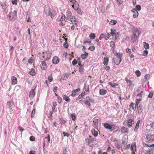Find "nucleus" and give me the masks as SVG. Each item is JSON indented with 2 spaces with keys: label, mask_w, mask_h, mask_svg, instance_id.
Instances as JSON below:
<instances>
[{
  "label": "nucleus",
  "mask_w": 154,
  "mask_h": 154,
  "mask_svg": "<svg viewBox=\"0 0 154 154\" xmlns=\"http://www.w3.org/2000/svg\"><path fill=\"white\" fill-rule=\"evenodd\" d=\"M29 74L32 76L35 75V70L33 69H31V71L29 72Z\"/></svg>",
  "instance_id": "32"
},
{
  "label": "nucleus",
  "mask_w": 154,
  "mask_h": 154,
  "mask_svg": "<svg viewBox=\"0 0 154 154\" xmlns=\"http://www.w3.org/2000/svg\"><path fill=\"white\" fill-rule=\"evenodd\" d=\"M133 35H134L138 36L139 37V35L141 33V31L140 29L136 27H134L132 29Z\"/></svg>",
  "instance_id": "5"
},
{
  "label": "nucleus",
  "mask_w": 154,
  "mask_h": 154,
  "mask_svg": "<svg viewBox=\"0 0 154 154\" xmlns=\"http://www.w3.org/2000/svg\"><path fill=\"white\" fill-rule=\"evenodd\" d=\"M95 49V48L93 46H91L88 48V49L91 51H94Z\"/></svg>",
  "instance_id": "52"
},
{
  "label": "nucleus",
  "mask_w": 154,
  "mask_h": 154,
  "mask_svg": "<svg viewBox=\"0 0 154 154\" xmlns=\"http://www.w3.org/2000/svg\"><path fill=\"white\" fill-rule=\"evenodd\" d=\"M129 107L133 110H135V109H136V108H137L135 104L133 102H132L130 103L129 105Z\"/></svg>",
  "instance_id": "19"
},
{
  "label": "nucleus",
  "mask_w": 154,
  "mask_h": 154,
  "mask_svg": "<svg viewBox=\"0 0 154 154\" xmlns=\"http://www.w3.org/2000/svg\"><path fill=\"white\" fill-rule=\"evenodd\" d=\"M141 6L139 5H137L136 7V10L139 11L141 10Z\"/></svg>",
  "instance_id": "47"
},
{
  "label": "nucleus",
  "mask_w": 154,
  "mask_h": 154,
  "mask_svg": "<svg viewBox=\"0 0 154 154\" xmlns=\"http://www.w3.org/2000/svg\"><path fill=\"white\" fill-rule=\"evenodd\" d=\"M85 92H82L81 94L80 95H79V97H78V99H79L82 98L83 97L84 95L85 94Z\"/></svg>",
  "instance_id": "38"
},
{
  "label": "nucleus",
  "mask_w": 154,
  "mask_h": 154,
  "mask_svg": "<svg viewBox=\"0 0 154 154\" xmlns=\"http://www.w3.org/2000/svg\"><path fill=\"white\" fill-rule=\"evenodd\" d=\"M35 94V93L34 90H32L30 92L29 97L30 98H33L34 97Z\"/></svg>",
  "instance_id": "24"
},
{
  "label": "nucleus",
  "mask_w": 154,
  "mask_h": 154,
  "mask_svg": "<svg viewBox=\"0 0 154 154\" xmlns=\"http://www.w3.org/2000/svg\"><path fill=\"white\" fill-rule=\"evenodd\" d=\"M60 59L57 56L54 57L52 60V62L54 64H57L59 62Z\"/></svg>",
  "instance_id": "12"
},
{
  "label": "nucleus",
  "mask_w": 154,
  "mask_h": 154,
  "mask_svg": "<svg viewBox=\"0 0 154 154\" xmlns=\"http://www.w3.org/2000/svg\"><path fill=\"white\" fill-rule=\"evenodd\" d=\"M109 61L108 58L107 57H104V58L103 64L104 65L106 66L108 64Z\"/></svg>",
  "instance_id": "27"
},
{
  "label": "nucleus",
  "mask_w": 154,
  "mask_h": 154,
  "mask_svg": "<svg viewBox=\"0 0 154 154\" xmlns=\"http://www.w3.org/2000/svg\"><path fill=\"white\" fill-rule=\"evenodd\" d=\"M42 66H43L44 67L42 68V69L43 70H45L46 69V63L45 61H42Z\"/></svg>",
  "instance_id": "31"
},
{
  "label": "nucleus",
  "mask_w": 154,
  "mask_h": 154,
  "mask_svg": "<svg viewBox=\"0 0 154 154\" xmlns=\"http://www.w3.org/2000/svg\"><path fill=\"white\" fill-rule=\"evenodd\" d=\"M66 18V17L64 15H63L61 17L60 19V21H63L65 20Z\"/></svg>",
  "instance_id": "64"
},
{
  "label": "nucleus",
  "mask_w": 154,
  "mask_h": 154,
  "mask_svg": "<svg viewBox=\"0 0 154 154\" xmlns=\"http://www.w3.org/2000/svg\"><path fill=\"white\" fill-rule=\"evenodd\" d=\"M115 44L114 42L111 41L110 42V46L112 47V48H114Z\"/></svg>",
  "instance_id": "42"
},
{
  "label": "nucleus",
  "mask_w": 154,
  "mask_h": 154,
  "mask_svg": "<svg viewBox=\"0 0 154 154\" xmlns=\"http://www.w3.org/2000/svg\"><path fill=\"white\" fill-rule=\"evenodd\" d=\"M151 150H150V149L149 150H145V154H152Z\"/></svg>",
  "instance_id": "48"
},
{
  "label": "nucleus",
  "mask_w": 154,
  "mask_h": 154,
  "mask_svg": "<svg viewBox=\"0 0 154 154\" xmlns=\"http://www.w3.org/2000/svg\"><path fill=\"white\" fill-rule=\"evenodd\" d=\"M91 132L93 135L95 137H97V136L98 134V132L96 131L94 129H92L91 130Z\"/></svg>",
  "instance_id": "26"
},
{
  "label": "nucleus",
  "mask_w": 154,
  "mask_h": 154,
  "mask_svg": "<svg viewBox=\"0 0 154 154\" xmlns=\"http://www.w3.org/2000/svg\"><path fill=\"white\" fill-rule=\"evenodd\" d=\"M70 2L73 4L72 5V7L75 10H76V8L79 7V5L77 2L75 0H70Z\"/></svg>",
  "instance_id": "9"
},
{
  "label": "nucleus",
  "mask_w": 154,
  "mask_h": 154,
  "mask_svg": "<svg viewBox=\"0 0 154 154\" xmlns=\"http://www.w3.org/2000/svg\"><path fill=\"white\" fill-rule=\"evenodd\" d=\"M7 106L8 108L11 109L14 107V103L12 101H9L7 102Z\"/></svg>",
  "instance_id": "10"
},
{
  "label": "nucleus",
  "mask_w": 154,
  "mask_h": 154,
  "mask_svg": "<svg viewBox=\"0 0 154 154\" xmlns=\"http://www.w3.org/2000/svg\"><path fill=\"white\" fill-rule=\"evenodd\" d=\"M109 84L112 87H114L118 85V84L117 83H115L112 84V83L110 82H109Z\"/></svg>",
  "instance_id": "43"
},
{
  "label": "nucleus",
  "mask_w": 154,
  "mask_h": 154,
  "mask_svg": "<svg viewBox=\"0 0 154 154\" xmlns=\"http://www.w3.org/2000/svg\"><path fill=\"white\" fill-rule=\"evenodd\" d=\"M89 37L91 39H93L95 38V36L94 34L91 33L90 34Z\"/></svg>",
  "instance_id": "40"
},
{
  "label": "nucleus",
  "mask_w": 154,
  "mask_h": 154,
  "mask_svg": "<svg viewBox=\"0 0 154 154\" xmlns=\"http://www.w3.org/2000/svg\"><path fill=\"white\" fill-rule=\"evenodd\" d=\"M114 63L116 65H119L121 61V59L115 58L114 59Z\"/></svg>",
  "instance_id": "18"
},
{
  "label": "nucleus",
  "mask_w": 154,
  "mask_h": 154,
  "mask_svg": "<svg viewBox=\"0 0 154 154\" xmlns=\"http://www.w3.org/2000/svg\"><path fill=\"white\" fill-rule=\"evenodd\" d=\"M35 109H33V110H32V113H31V118H32V117H33L34 116V114L35 113Z\"/></svg>",
  "instance_id": "54"
},
{
  "label": "nucleus",
  "mask_w": 154,
  "mask_h": 154,
  "mask_svg": "<svg viewBox=\"0 0 154 154\" xmlns=\"http://www.w3.org/2000/svg\"><path fill=\"white\" fill-rule=\"evenodd\" d=\"M127 83L130 87H132L133 85L132 82L131 80H129V81L127 82Z\"/></svg>",
  "instance_id": "34"
},
{
  "label": "nucleus",
  "mask_w": 154,
  "mask_h": 154,
  "mask_svg": "<svg viewBox=\"0 0 154 154\" xmlns=\"http://www.w3.org/2000/svg\"><path fill=\"white\" fill-rule=\"evenodd\" d=\"M1 6L2 7L4 11L5 10L6 8V6L5 4H2L1 5Z\"/></svg>",
  "instance_id": "55"
},
{
  "label": "nucleus",
  "mask_w": 154,
  "mask_h": 154,
  "mask_svg": "<svg viewBox=\"0 0 154 154\" xmlns=\"http://www.w3.org/2000/svg\"><path fill=\"white\" fill-rule=\"evenodd\" d=\"M100 94L102 95H104L107 93V91L105 89H100L99 90Z\"/></svg>",
  "instance_id": "20"
},
{
  "label": "nucleus",
  "mask_w": 154,
  "mask_h": 154,
  "mask_svg": "<svg viewBox=\"0 0 154 154\" xmlns=\"http://www.w3.org/2000/svg\"><path fill=\"white\" fill-rule=\"evenodd\" d=\"M137 110L138 113L140 114L143 111V109L142 108H137Z\"/></svg>",
  "instance_id": "53"
},
{
  "label": "nucleus",
  "mask_w": 154,
  "mask_h": 154,
  "mask_svg": "<svg viewBox=\"0 0 154 154\" xmlns=\"http://www.w3.org/2000/svg\"><path fill=\"white\" fill-rule=\"evenodd\" d=\"M12 3L14 5H17V0H12Z\"/></svg>",
  "instance_id": "57"
},
{
  "label": "nucleus",
  "mask_w": 154,
  "mask_h": 154,
  "mask_svg": "<svg viewBox=\"0 0 154 154\" xmlns=\"http://www.w3.org/2000/svg\"><path fill=\"white\" fill-rule=\"evenodd\" d=\"M11 83L12 85H15L17 84V78L14 76H12L11 78Z\"/></svg>",
  "instance_id": "14"
},
{
  "label": "nucleus",
  "mask_w": 154,
  "mask_h": 154,
  "mask_svg": "<svg viewBox=\"0 0 154 154\" xmlns=\"http://www.w3.org/2000/svg\"><path fill=\"white\" fill-rule=\"evenodd\" d=\"M66 19L70 21L72 24H76L77 23L75 17L72 16V13L69 11L67 12Z\"/></svg>",
  "instance_id": "1"
},
{
  "label": "nucleus",
  "mask_w": 154,
  "mask_h": 154,
  "mask_svg": "<svg viewBox=\"0 0 154 154\" xmlns=\"http://www.w3.org/2000/svg\"><path fill=\"white\" fill-rule=\"evenodd\" d=\"M141 100V98L137 99L136 100V106H137V108L138 106L139 105V104Z\"/></svg>",
  "instance_id": "33"
},
{
  "label": "nucleus",
  "mask_w": 154,
  "mask_h": 154,
  "mask_svg": "<svg viewBox=\"0 0 154 154\" xmlns=\"http://www.w3.org/2000/svg\"><path fill=\"white\" fill-rule=\"evenodd\" d=\"M136 144L135 143H134L132 144L131 146V149L132 151H136Z\"/></svg>",
  "instance_id": "21"
},
{
  "label": "nucleus",
  "mask_w": 154,
  "mask_h": 154,
  "mask_svg": "<svg viewBox=\"0 0 154 154\" xmlns=\"http://www.w3.org/2000/svg\"><path fill=\"white\" fill-rule=\"evenodd\" d=\"M57 99L58 100V102L59 103H60L62 101V98L59 96H58L57 97Z\"/></svg>",
  "instance_id": "44"
},
{
  "label": "nucleus",
  "mask_w": 154,
  "mask_h": 154,
  "mask_svg": "<svg viewBox=\"0 0 154 154\" xmlns=\"http://www.w3.org/2000/svg\"><path fill=\"white\" fill-rule=\"evenodd\" d=\"M116 56H118L117 58L121 59L122 57V54L120 53H118L117 54Z\"/></svg>",
  "instance_id": "51"
},
{
  "label": "nucleus",
  "mask_w": 154,
  "mask_h": 154,
  "mask_svg": "<svg viewBox=\"0 0 154 154\" xmlns=\"http://www.w3.org/2000/svg\"><path fill=\"white\" fill-rule=\"evenodd\" d=\"M60 122L62 124H64L65 123V121L62 119H60Z\"/></svg>",
  "instance_id": "59"
},
{
  "label": "nucleus",
  "mask_w": 154,
  "mask_h": 154,
  "mask_svg": "<svg viewBox=\"0 0 154 154\" xmlns=\"http://www.w3.org/2000/svg\"><path fill=\"white\" fill-rule=\"evenodd\" d=\"M98 120H97V119H94L93 121V125H94V127H97L98 125Z\"/></svg>",
  "instance_id": "29"
},
{
  "label": "nucleus",
  "mask_w": 154,
  "mask_h": 154,
  "mask_svg": "<svg viewBox=\"0 0 154 154\" xmlns=\"http://www.w3.org/2000/svg\"><path fill=\"white\" fill-rule=\"evenodd\" d=\"M9 17V19L10 20H14L17 18V11L16 10H14L13 12H11L8 15Z\"/></svg>",
  "instance_id": "2"
},
{
  "label": "nucleus",
  "mask_w": 154,
  "mask_h": 154,
  "mask_svg": "<svg viewBox=\"0 0 154 154\" xmlns=\"http://www.w3.org/2000/svg\"><path fill=\"white\" fill-rule=\"evenodd\" d=\"M143 43L144 44V48L145 49H147L149 48V45L148 43H146V42H143Z\"/></svg>",
  "instance_id": "36"
},
{
  "label": "nucleus",
  "mask_w": 154,
  "mask_h": 154,
  "mask_svg": "<svg viewBox=\"0 0 154 154\" xmlns=\"http://www.w3.org/2000/svg\"><path fill=\"white\" fill-rule=\"evenodd\" d=\"M88 52L85 51V53L82 54L81 55V58L83 59H85L87 58L88 55Z\"/></svg>",
  "instance_id": "22"
},
{
  "label": "nucleus",
  "mask_w": 154,
  "mask_h": 154,
  "mask_svg": "<svg viewBox=\"0 0 154 154\" xmlns=\"http://www.w3.org/2000/svg\"><path fill=\"white\" fill-rule=\"evenodd\" d=\"M89 85H88L85 84L84 88L86 92L89 91Z\"/></svg>",
  "instance_id": "28"
},
{
  "label": "nucleus",
  "mask_w": 154,
  "mask_h": 154,
  "mask_svg": "<svg viewBox=\"0 0 154 154\" xmlns=\"http://www.w3.org/2000/svg\"><path fill=\"white\" fill-rule=\"evenodd\" d=\"M117 22V21L116 20H111L110 22V23L111 24L113 25V24H115Z\"/></svg>",
  "instance_id": "50"
},
{
  "label": "nucleus",
  "mask_w": 154,
  "mask_h": 154,
  "mask_svg": "<svg viewBox=\"0 0 154 154\" xmlns=\"http://www.w3.org/2000/svg\"><path fill=\"white\" fill-rule=\"evenodd\" d=\"M140 120H138L136 123L135 128H138L139 127V124L140 122Z\"/></svg>",
  "instance_id": "45"
},
{
  "label": "nucleus",
  "mask_w": 154,
  "mask_h": 154,
  "mask_svg": "<svg viewBox=\"0 0 154 154\" xmlns=\"http://www.w3.org/2000/svg\"><path fill=\"white\" fill-rule=\"evenodd\" d=\"M153 96V93L151 91L149 92L148 95V97L150 98H151Z\"/></svg>",
  "instance_id": "56"
},
{
  "label": "nucleus",
  "mask_w": 154,
  "mask_h": 154,
  "mask_svg": "<svg viewBox=\"0 0 154 154\" xmlns=\"http://www.w3.org/2000/svg\"><path fill=\"white\" fill-rule=\"evenodd\" d=\"M57 86H55L54 87L53 89V91L54 93H56L57 92Z\"/></svg>",
  "instance_id": "63"
},
{
  "label": "nucleus",
  "mask_w": 154,
  "mask_h": 154,
  "mask_svg": "<svg viewBox=\"0 0 154 154\" xmlns=\"http://www.w3.org/2000/svg\"><path fill=\"white\" fill-rule=\"evenodd\" d=\"M75 11H76L77 14L80 15H82L84 13V12L81 11L80 9L79 8V7L76 8Z\"/></svg>",
  "instance_id": "23"
},
{
  "label": "nucleus",
  "mask_w": 154,
  "mask_h": 154,
  "mask_svg": "<svg viewBox=\"0 0 154 154\" xmlns=\"http://www.w3.org/2000/svg\"><path fill=\"white\" fill-rule=\"evenodd\" d=\"M117 33L116 30L114 29H111V35L113 36H114L116 39L118 37L119 34Z\"/></svg>",
  "instance_id": "8"
},
{
  "label": "nucleus",
  "mask_w": 154,
  "mask_h": 154,
  "mask_svg": "<svg viewBox=\"0 0 154 154\" xmlns=\"http://www.w3.org/2000/svg\"><path fill=\"white\" fill-rule=\"evenodd\" d=\"M104 126L106 128L109 129L111 131H112L114 129V125H110L106 122L104 124Z\"/></svg>",
  "instance_id": "7"
},
{
  "label": "nucleus",
  "mask_w": 154,
  "mask_h": 154,
  "mask_svg": "<svg viewBox=\"0 0 154 154\" xmlns=\"http://www.w3.org/2000/svg\"><path fill=\"white\" fill-rule=\"evenodd\" d=\"M63 99L67 102L69 101L70 100L69 98V97L67 96L66 95H63Z\"/></svg>",
  "instance_id": "30"
},
{
  "label": "nucleus",
  "mask_w": 154,
  "mask_h": 154,
  "mask_svg": "<svg viewBox=\"0 0 154 154\" xmlns=\"http://www.w3.org/2000/svg\"><path fill=\"white\" fill-rule=\"evenodd\" d=\"M127 125L128 126L131 127L132 126V124L134 123V121L132 119H129L127 122Z\"/></svg>",
  "instance_id": "25"
},
{
  "label": "nucleus",
  "mask_w": 154,
  "mask_h": 154,
  "mask_svg": "<svg viewBox=\"0 0 154 154\" xmlns=\"http://www.w3.org/2000/svg\"><path fill=\"white\" fill-rule=\"evenodd\" d=\"M87 140L88 145L90 146H91V143L93 144L94 143V139L90 136H89V138L87 139ZM92 145H93V144H92Z\"/></svg>",
  "instance_id": "11"
},
{
  "label": "nucleus",
  "mask_w": 154,
  "mask_h": 154,
  "mask_svg": "<svg viewBox=\"0 0 154 154\" xmlns=\"http://www.w3.org/2000/svg\"><path fill=\"white\" fill-rule=\"evenodd\" d=\"M134 14L133 15V17L134 18L137 17L138 15V13L137 11H134Z\"/></svg>",
  "instance_id": "35"
},
{
  "label": "nucleus",
  "mask_w": 154,
  "mask_h": 154,
  "mask_svg": "<svg viewBox=\"0 0 154 154\" xmlns=\"http://www.w3.org/2000/svg\"><path fill=\"white\" fill-rule=\"evenodd\" d=\"M105 37H107V39H109L110 37V35L108 33H105L103 35Z\"/></svg>",
  "instance_id": "41"
},
{
  "label": "nucleus",
  "mask_w": 154,
  "mask_h": 154,
  "mask_svg": "<svg viewBox=\"0 0 154 154\" xmlns=\"http://www.w3.org/2000/svg\"><path fill=\"white\" fill-rule=\"evenodd\" d=\"M135 73L137 77H139L141 73L140 72L139 70H137L135 72Z\"/></svg>",
  "instance_id": "49"
},
{
  "label": "nucleus",
  "mask_w": 154,
  "mask_h": 154,
  "mask_svg": "<svg viewBox=\"0 0 154 154\" xmlns=\"http://www.w3.org/2000/svg\"><path fill=\"white\" fill-rule=\"evenodd\" d=\"M45 12L47 15L51 16L52 18H54L56 15L55 11L50 9L48 10L45 8Z\"/></svg>",
  "instance_id": "3"
},
{
  "label": "nucleus",
  "mask_w": 154,
  "mask_h": 154,
  "mask_svg": "<svg viewBox=\"0 0 154 154\" xmlns=\"http://www.w3.org/2000/svg\"><path fill=\"white\" fill-rule=\"evenodd\" d=\"M77 63V61L75 59L72 62V64L73 65L75 66Z\"/></svg>",
  "instance_id": "58"
},
{
  "label": "nucleus",
  "mask_w": 154,
  "mask_h": 154,
  "mask_svg": "<svg viewBox=\"0 0 154 154\" xmlns=\"http://www.w3.org/2000/svg\"><path fill=\"white\" fill-rule=\"evenodd\" d=\"M115 145L118 149H120L121 147L120 145L117 142H116L115 143Z\"/></svg>",
  "instance_id": "46"
},
{
  "label": "nucleus",
  "mask_w": 154,
  "mask_h": 154,
  "mask_svg": "<svg viewBox=\"0 0 154 154\" xmlns=\"http://www.w3.org/2000/svg\"><path fill=\"white\" fill-rule=\"evenodd\" d=\"M33 62V59L31 57L29 60L28 63L30 64H31Z\"/></svg>",
  "instance_id": "62"
},
{
  "label": "nucleus",
  "mask_w": 154,
  "mask_h": 154,
  "mask_svg": "<svg viewBox=\"0 0 154 154\" xmlns=\"http://www.w3.org/2000/svg\"><path fill=\"white\" fill-rule=\"evenodd\" d=\"M126 51L127 53L129 54V55L131 58H133L134 57V56L133 55V53H132L131 50L130 49L127 48L126 49Z\"/></svg>",
  "instance_id": "13"
},
{
  "label": "nucleus",
  "mask_w": 154,
  "mask_h": 154,
  "mask_svg": "<svg viewBox=\"0 0 154 154\" xmlns=\"http://www.w3.org/2000/svg\"><path fill=\"white\" fill-rule=\"evenodd\" d=\"M128 129L127 128L123 127L121 130V132L122 133L127 134L128 133Z\"/></svg>",
  "instance_id": "16"
},
{
  "label": "nucleus",
  "mask_w": 154,
  "mask_h": 154,
  "mask_svg": "<svg viewBox=\"0 0 154 154\" xmlns=\"http://www.w3.org/2000/svg\"><path fill=\"white\" fill-rule=\"evenodd\" d=\"M116 1L119 4V5H120L122 3V0H116Z\"/></svg>",
  "instance_id": "60"
},
{
  "label": "nucleus",
  "mask_w": 154,
  "mask_h": 154,
  "mask_svg": "<svg viewBox=\"0 0 154 154\" xmlns=\"http://www.w3.org/2000/svg\"><path fill=\"white\" fill-rule=\"evenodd\" d=\"M148 140L150 141H154V131H152L149 132L146 135Z\"/></svg>",
  "instance_id": "4"
},
{
  "label": "nucleus",
  "mask_w": 154,
  "mask_h": 154,
  "mask_svg": "<svg viewBox=\"0 0 154 154\" xmlns=\"http://www.w3.org/2000/svg\"><path fill=\"white\" fill-rule=\"evenodd\" d=\"M139 38L138 36H135L133 35L131 38V41L133 43H135L136 41L138 40Z\"/></svg>",
  "instance_id": "17"
},
{
  "label": "nucleus",
  "mask_w": 154,
  "mask_h": 154,
  "mask_svg": "<svg viewBox=\"0 0 154 154\" xmlns=\"http://www.w3.org/2000/svg\"><path fill=\"white\" fill-rule=\"evenodd\" d=\"M68 78L67 74H63L62 76V79L63 80H66Z\"/></svg>",
  "instance_id": "39"
},
{
  "label": "nucleus",
  "mask_w": 154,
  "mask_h": 154,
  "mask_svg": "<svg viewBox=\"0 0 154 154\" xmlns=\"http://www.w3.org/2000/svg\"><path fill=\"white\" fill-rule=\"evenodd\" d=\"M84 68L83 66H80L79 68V72L80 73H82L84 72Z\"/></svg>",
  "instance_id": "37"
},
{
  "label": "nucleus",
  "mask_w": 154,
  "mask_h": 154,
  "mask_svg": "<svg viewBox=\"0 0 154 154\" xmlns=\"http://www.w3.org/2000/svg\"><path fill=\"white\" fill-rule=\"evenodd\" d=\"M80 90V88H78L76 89L73 90L71 94V96L72 97H74Z\"/></svg>",
  "instance_id": "15"
},
{
  "label": "nucleus",
  "mask_w": 154,
  "mask_h": 154,
  "mask_svg": "<svg viewBox=\"0 0 154 154\" xmlns=\"http://www.w3.org/2000/svg\"><path fill=\"white\" fill-rule=\"evenodd\" d=\"M63 134L64 135V137L67 136V137H68L69 135V134H68L67 133L65 132H63Z\"/></svg>",
  "instance_id": "61"
},
{
  "label": "nucleus",
  "mask_w": 154,
  "mask_h": 154,
  "mask_svg": "<svg viewBox=\"0 0 154 154\" xmlns=\"http://www.w3.org/2000/svg\"><path fill=\"white\" fill-rule=\"evenodd\" d=\"M94 102V100L91 99L89 96H87L86 97L85 100L84 101L85 103L88 105L89 106H91L90 102L93 103Z\"/></svg>",
  "instance_id": "6"
}]
</instances>
